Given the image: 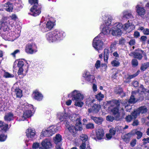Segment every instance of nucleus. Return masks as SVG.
Listing matches in <instances>:
<instances>
[{
    "label": "nucleus",
    "instance_id": "35",
    "mask_svg": "<svg viewBox=\"0 0 149 149\" xmlns=\"http://www.w3.org/2000/svg\"><path fill=\"white\" fill-rule=\"evenodd\" d=\"M127 104L126 102H121L120 103L121 104H122V106L125 107V109L126 111H130V110L132 108L131 106L130 105H126Z\"/></svg>",
    "mask_w": 149,
    "mask_h": 149
},
{
    "label": "nucleus",
    "instance_id": "51",
    "mask_svg": "<svg viewBox=\"0 0 149 149\" xmlns=\"http://www.w3.org/2000/svg\"><path fill=\"white\" fill-rule=\"evenodd\" d=\"M8 127V125L7 124H6L5 123L4 124V126L2 127L3 128L1 130V132H6V131L7 130Z\"/></svg>",
    "mask_w": 149,
    "mask_h": 149
},
{
    "label": "nucleus",
    "instance_id": "29",
    "mask_svg": "<svg viewBox=\"0 0 149 149\" xmlns=\"http://www.w3.org/2000/svg\"><path fill=\"white\" fill-rule=\"evenodd\" d=\"M132 134L131 133H128L123 136L122 138L123 140L126 143L129 142Z\"/></svg>",
    "mask_w": 149,
    "mask_h": 149
},
{
    "label": "nucleus",
    "instance_id": "11",
    "mask_svg": "<svg viewBox=\"0 0 149 149\" xmlns=\"http://www.w3.org/2000/svg\"><path fill=\"white\" fill-rule=\"evenodd\" d=\"M141 92L138 90V91L136 92L134 91H133L132 93V95L130 98L129 100V103L130 104H133L135 103L136 101V96L139 95V93Z\"/></svg>",
    "mask_w": 149,
    "mask_h": 149
},
{
    "label": "nucleus",
    "instance_id": "25",
    "mask_svg": "<svg viewBox=\"0 0 149 149\" xmlns=\"http://www.w3.org/2000/svg\"><path fill=\"white\" fill-rule=\"evenodd\" d=\"M69 118L72 121H76V123L78 120H79L81 121L80 118H79V115L78 114H72L70 115Z\"/></svg>",
    "mask_w": 149,
    "mask_h": 149
},
{
    "label": "nucleus",
    "instance_id": "19",
    "mask_svg": "<svg viewBox=\"0 0 149 149\" xmlns=\"http://www.w3.org/2000/svg\"><path fill=\"white\" fill-rule=\"evenodd\" d=\"M3 7V5H1ZM13 9V5L12 3L8 2L5 4V5L3 6V9H0L1 10H5L6 11L11 12L12 11Z\"/></svg>",
    "mask_w": 149,
    "mask_h": 149
},
{
    "label": "nucleus",
    "instance_id": "1",
    "mask_svg": "<svg viewBox=\"0 0 149 149\" xmlns=\"http://www.w3.org/2000/svg\"><path fill=\"white\" fill-rule=\"evenodd\" d=\"M65 35V34L63 32L55 30L47 33L46 34V38L49 42H53L59 40Z\"/></svg>",
    "mask_w": 149,
    "mask_h": 149
},
{
    "label": "nucleus",
    "instance_id": "12",
    "mask_svg": "<svg viewBox=\"0 0 149 149\" xmlns=\"http://www.w3.org/2000/svg\"><path fill=\"white\" fill-rule=\"evenodd\" d=\"M118 107H114L111 110V111L114 116L115 117V120H119L121 118L120 114L119 112Z\"/></svg>",
    "mask_w": 149,
    "mask_h": 149
},
{
    "label": "nucleus",
    "instance_id": "45",
    "mask_svg": "<svg viewBox=\"0 0 149 149\" xmlns=\"http://www.w3.org/2000/svg\"><path fill=\"white\" fill-rule=\"evenodd\" d=\"M7 137V136L4 134H0V141L3 142L5 141Z\"/></svg>",
    "mask_w": 149,
    "mask_h": 149
},
{
    "label": "nucleus",
    "instance_id": "62",
    "mask_svg": "<svg viewBox=\"0 0 149 149\" xmlns=\"http://www.w3.org/2000/svg\"><path fill=\"white\" fill-rule=\"evenodd\" d=\"M86 143L85 142H83L80 146V149H85L86 148Z\"/></svg>",
    "mask_w": 149,
    "mask_h": 149
},
{
    "label": "nucleus",
    "instance_id": "39",
    "mask_svg": "<svg viewBox=\"0 0 149 149\" xmlns=\"http://www.w3.org/2000/svg\"><path fill=\"white\" fill-rule=\"evenodd\" d=\"M88 136L85 134H82L80 136V139L83 141V142H85L87 141L88 140Z\"/></svg>",
    "mask_w": 149,
    "mask_h": 149
},
{
    "label": "nucleus",
    "instance_id": "7",
    "mask_svg": "<svg viewBox=\"0 0 149 149\" xmlns=\"http://www.w3.org/2000/svg\"><path fill=\"white\" fill-rule=\"evenodd\" d=\"M1 26L0 30L3 31H6L9 29V22L7 17L3 18L0 21Z\"/></svg>",
    "mask_w": 149,
    "mask_h": 149
},
{
    "label": "nucleus",
    "instance_id": "26",
    "mask_svg": "<svg viewBox=\"0 0 149 149\" xmlns=\"http://www.w3.org/2000/svg\"><path fill=\"white\" fill-rule=\"evenodd\" d=\"M134 111H137V115L141 113L143 114L147 112V109L146 107L145 106H142L140 107L138 109Z\"/></svg>",
    "mask_w": 149,
    "mask_h": 149
},
{
    "label": "nucleus",
    "instance_id": "55",
    "mask_svg": "<svg viewBox=\"0 0 149 149\" xmlns=\"http://www.w3.org/2000/svg\"><path fill=\"white\" fill-rule=\"evenodd\" d=\"M132 65L134 66H136L138 64L137 60L135 59H133L132 60Z\"/></svg>",
    "mask_w": 149,
    "mask_h": 149
},
{
    "label": "nucleus",
    "instance_id": "57",
    "mask_svg": "<svg viewBox=\"0 0 149 149\" xmlns=\"http://www.w3.org/2000/svg\"><path fill=\"white\" fill-rule=\"evenodd\" d=\"M136 139H133L130 143L131 146L132 147L134 146L136 144Z\"/></svg>",
    "mask_w": 149,
    "mask_h": 149
},
{
    "label": "nucleus",
    "instance_id": "6",
    "mask_svg": "<svg viewBox=\"0 0 149 149\" xmlns=\"http://www.w3.org/2000/svg\"><path fill=\"white\" fill-rule=\"evenodd\" d=\"M67 127V129L71 133H74L77 130L80 131L82 129V125L79 120H77L75 126L70 125L69 127L68 126Z\"/></svg>",
    "mask_w": 149,
    "mask_h": 149
},
{
    "label": "nucleus",
    "instance_id": "56",
    "mask_svg": "<svg viewBox=\"0 0 149 149\" xmlns=\"http://www.w3.org/2000/svg\"><path fill=\"white\" fill-rule=\"evenodd\" d=\"M86 127L87 129H92L94 128V125L93 123H89L86 125Z\"/></svg>",
    "mask_w": 149,
    "mask_h": 149
},
{
    "label": "nucleus",
    "instance_id": "50",
    "mask_svg": "<svg viewBox=\"0 0 149 149\" xmlns=\"http://www.w3.org/2000/svg\"><path fill=\"white\" fill-rule=\"evenodd\" d=\"M83 103L81 102H80L79 101H76V102H75L74 103V105L76 106L81 107L83 106Z\"/></svg>",
    "mask_w": 149,
    "mask_h": 149
},
{
    "label": "nucleus",
    "instance_id": "22",
    "mask_svg": "<svg viewBox=\"0 0 149 149\" xmlns=\"http://www.w3.org/2000/svg\"><path fill=\"white\" fill-rule=\"evenodd\" d=\"M122 17L123 19H132L134 18L131 13L128 11H124L123 12Z\"/></svg>",
    "mask_w": 149,
    "mask_h": 149
},
{
    "label": "nucleus",
    "instance_id": "17",
    "mask_svg": "<svg viewBox=\"0 0 149 149\" xmlns=\"http://www.w3.org/2000/svg\"><path fill=\"white\" fill-rule=\"evenodd\" d=\"M96 138L98 140H101L103 139L104 136V132L102 129H99L96 130Z\"/></svg>",
    "mask_w": 149,
    "mask_h": 149
},
{
    "label": "nucleus",
    "instance_id": "43",
    "mask_svg": "<svg viewBox=\"0 0 149 149\" xmlns=\"http://www.w3.org/2000/svg\"><path fill=\"white\" fill-rule=\"evenodd\" d=\"M3 76L6 78H13L14 76L13 74H10L8 72H5L3 74Z\"/></svg>",
    "mask_w": 149,
    "mask_h": 149
},
{
    "label": "nucleus",
    "instance_id": "16",
    "mask_svg": "<svg viewBox=\"0 0 149 149\" xmlns=\"http://www.w3.org/2000/svg\"><path fill=\"white\" fill-rule=\"evenodd\" d=\"M137 111H134L133 112L131 113L130 115L127 116L125 119L127 122H130L132 120L135 119L137 116Z\"/></svg>",
    "mask_w": 149,
    "mask_h": 149
},
{
    "label": "nucleus",
    "instance_id": "30",
    "mask_svg": "<svg viewBox=\"0 0 149 149\" xmlns=\"http://www.w3.org/2000/svg\"><path fill=\"white\" fill-rule=\"evenodd\" d=\"M5 120L7 121H10L13 120V114L11 113H9L6 114L4 117Z\"/></svg>",
    "mask_w": 149,
    "mask_h": 149
},
{
    "label": "nucleus",
    "instance_id": "48",
    "mask_svg": "<svg viewBox=\"0 0 149 149\" xmlns=\"http://www.w3.org/2000/svg\"><path fill=\"white\" fill-rule=\"evenodd\" d=\"M29 2L31 5H38V0H29Z\"/></svg>",
    "mask_w": 149,
    "mask_h": 149
},
{
    "label": "nucleus",
    "instance_id": "31",
    "mask_svg": "<svg viewBox=\"0 0 149 149\" xmlns=\"http://www.w3.org/2000/svg\"><path fill=\"white\" fill-rule=\"evenodd\" d=\"M108 103L110 104L111 107L116 106V107H118L120 105L119 101L116 100L108 101Z\"/></svg>",
    "mask_w": 149,
    "mask_h": 149
},
{
    "label": "nucleus",
    "instance_id": "9",
    "mask_svg": "<svg viewBox=\"0 0 149 149\" xmlns=\"http://www.w3.org/2000/svg\"><path fill=\"white\" fill-rule=\"evenodd\" d=\"M54 23L51 21H48L46 23H44L41 27V30L43 32H46L51 30L54 27Z\"/></svg>",
    "mask_w": 149,
    "mask_h": 149
},
{
    "label": "nucleus",
    "instance_id": "58",
    "mask_svg": "<svg viewBox=\"0 0 149 149\" xmlns=\"http://www.w3.org/2000/svg\"><path fill=\"white\" fill-rule=\"evenodd\" d=\"M19 68V69L17 72L18 74L19 75L22 74L23 72L24 68Z\"/></svg>",
    "mask_w": 149,
    "mask_h": 149
},
{
    "label": "nucleus",
    "instance_id": "49",
    "mask_svg": "<svg viewBox=\"0 0 149 149\" xmlns=\"http://www.w3.org/2000/svg\"><path fill=\"white\" fill-rule=\"evenodd\" d=\"M135 134L137 135L136 137L137 139H140L142 136L143 133L139 131H136L135 132Z\"/></svg>",
    "mask_w": 149,
    "mask_h": 149
},
{
    "label": "nucleus",
    "instance_id": "18",
    "mask_svg": "<svg viewBox=\"0 0 149 149\" xmlns=\"http://www.w3.org/2000/svg\"><path fill=\"white\" fill-rule=\"evenodd\" d=\"M32 112L31 110H25L24 111L23 116L20 119L21 120L24 121L26 118L31 117L32 115Z\"/></svg>",
    "mask_w": 149,
    "mask_h": 149
},
{
    "label": "nucleus",
    "instance_id": "46",
    "mask_svg": "<svg viewBox=\"0 0 149 149\" xmlns=\"http://www.w3.org/2000/svg\"><path fill=\"white\" fill-rule=\"evenodd\" d=\"M95 100H88L86 102V104L88 106H93L94 105L93 102Z\"/></svg>",
    "mask_w": 149,
    "mask_h": 149
},
{
    "label": "nucleus",
    "instance_id": "27",
    "mask_svg": "<svg viewBox=\"0 0 149 149\" xmlns=\"http://www.w3.org/2000/svg\"><path fill=\"white\" fill-rule=\"evenodd\" d=\"M54 140L55 143L56 144H60L62 140L61 136L59 134H57L54 138Z\"/></svg>",
    "mask_w": 149,
    "mask_h": 149
},
{
    "label": "nucleus",
    "instance_id": "40",
    "mask_svg": "<svg viewBox=\"0 0 149 149\" xmlns=\"http://www.w3.org/2000/svg\"><path fill=\"white\" fill-rule=\"evenodd\" d=\"M138 74V72L136 73L131 75H127L125 76V78L126 79H130L133 78H134L136 76H137Z\"/></svg>",
    "mask_w": 149,
    "mask_h": 149
},
{
    "label": "nucleus",
    "instance_id": "5",
    "mask_svg": "<svg viewBox=\"0 0 149 149\" xmlns=\"http://www.w3.org/2000/svg\"><path fill=\"white\" fill-rule=\"evenodd\" d=\"M37 48L35 44L33 43H28L25 47V51L28 54H32L37 52Z\"/></svg>",
    "mask_w": 149,
    "mask_h": 149
},
{
    "label": "nucleus",
    "instance_id": "37",
    "mask_svg": "<svg viewBox=\"0 0 149 149\" xmlns=\"http://www.w3.org/2000/svg\"><path fill=\"white\" fill-rule=\"evenodd\" d=\"M132 26V24L129 22V21H128L126 23L124 26L123 25V28L124 30H126L129 29H131V26Z\"/></svg>",
    "mask_w": 149,
    "mask_h": 149
},
{
    "label": "nucleus",
    "instance_id": "53",
    "mask_svg": "<svg viewBox=\"0 0 149 149\" xmlns=\"http://www.w3.org/2000/svg\"><path fill=\"white\" fill-rule=\"evenodd\" d=\"M17 66L18 68H24L25 65H24V62L22 61H18Z\"/></svg>",
    "mask_w": 149,
    "mask_h": 149
},
{
    "label": "nucleus",
    "instance_id": "24",
    "mask_svg": "<svg viewBox=\"0 0 149 149\" xmlns=\"http://www.w3.org/2000/svg\"><path fill=\"white\" fill-rule=\"evenodd\" d=\"M101 27V28L103 27L102 29V33H100L102 34L101 36L102 35V34H103L104 35H107L109 33L111 34V33L110 32V30H109V27L105 26H103V25H102Z\"/></svg>",
    "mask_w": 149,
    "mask_h": 149
},
{
    "label": "nucleus",
    "instance_id": "2",
    "mask_svg": "<svg viewBox=\"0 0 149 149\" xmlns=\"http://www.w3.org/2000/svg\"><path fill=\"white\" fill-rule=\"evenodd\" d=\"M101 33H100L93 40V46L96 50H98L102 48L103 42L102 40V38L101 37Z\"/></svg>",
    "mask_w": 149,
    "mask_h": 149
},
{
    "label": "nucleus",
    "instance_id": "4",
    "mask_svg": "<svg viewBox=\"0 0 149 149\" xmlns=\"http://www.w3.org/2000/svg\"><path fill=\"white\" fill-rule=\"evenodd\" d=\"M68 97H72L73 101H81L83 100L84 96L79 91L74 90L71 93L68 95Z\"/></svg>",
    "mask_w": 149,
    "mask_h": 149
},
{
    "label": "nucleus",
    "instance_id": "8",
    "mask_svg": "<svg viewBox=\"0 0 149 149\" xmlns=\"http://www.w3.org/2000/svg\"><path fill=\"white\" fill-rule=\"evenodd\" d=\"M41 7L38 4L33 6L30 9V14L34 16L38 15L41 13Z\"/></svg>",
    "mask_w": 149,
    "mask_h": 149
},
{
    "label": "nucleus",
    "instance_id": "23",
    "mask_svg": "<svg viewBox=\"0 0 149 149\" xmlns=\"http://www.w3.org/2000/svg\"><path fill=\"white\" fill-rule=\"evenodd\" d=\"M34 94L33 97L35 99L38 101H40L42 100L43 96L41 93L36 91L34 92Z\"/></svg>",
    "mask_w": 149,
    "mask_h": 149
},
{
    "label": "nucleus",
    "instance_id": "64",
    "mask_svg": "<svg viewBox=\"0 0 149 149\" xmlns=\"http://www.w3.org/2000/svg\"><path fill=\"white\" fill-rule=\"evenodd\" d=\"M143 34L146 35H148L149 34V29H145L143 31Z\"/></svg>",
    "mask_w": 149,
    "mask_h": 149
},
{
    "label": "nucleus",
    "instance_id": "52",
    "mask_svg": "<svg viewBox=\"0 0 149 149\" xmlns=\"http://www.w3.org/2000/svg\"><path fill=\"white\" fill-rule=\"evenodd\" d=\"M106 119L107 121L112 122L115 119V117H113L111 116H108L106 117Z\"/></svg>",
    "mask_w": 149,
    "mask_h": 149
},
{
    "label": "nucleus",
    "instance_id": "54",
    "mask_svg": "<svg viewBox=\"0 0 149 149\" xmlns=\"http://www.w3.org/2000/svg\"><path fill=\"white\" fill-rule=\"evenodd\" d=\"M20 53V51L19 49H17L15 50L13 52L11 53V55H12L13 57H15L16 54Z\"/></svg>",
    "mask_w": 149,
    "mask_h": 149
},
{
    "label": "nucleus",
    "instance_id": "59",
    "mask_svg": "<svg viewBox=\"0 0 149 149\" xmlns=\"http://www.w3.org/2000/svg\"><path fill=\"white\" fill-rule=\"evenodd\" d=\"M109 134H111L112 136L114 135L116 132V131L114 129L112 128L110 130Z\"/></svg>",
    "mask_w": 149,
    "mask_h": 149
},
{
    "label": "nucleus",
    "instance_id": "42",
    "mask_svg": "<svg viewBox=\"0 0 149 149\" xmlns=\"http://www.w3.org/2000/svg\"><path fill=\"white\" fill-rule=\"evenodd\" d=\"M55 127H56L55 126H52L48 128L49 129H50V132L51 133H53V134L55 133L57 131V130Z\"/></svg>",
    "mask_w": 149,
    "mask_h": 149
},
{
    "label": "nucleus",
    "instance_id": "10",
    "mask_svg": "<svg viewBox=\"0 0 149 149\" xmlns=\"http://www.w3.org/2000/svg\"><path fill=\"white\" fill-rule=\"evenodd\" d=\"M83 76L85 78L86 81L92 83L93 82L95 79L94 76L90 74L89 72L88 71L85 72L83 74Z\"/></svg>",
    "mask_w": 149,
    "mask_h": 149
},
{
    "label": "nucleus",
    "instance_id": "15",
    "mask_svg": "<svg viewBox=\"0 0 149 149\" xmlns=\"http://www.w3.org/2000/svg\"><path fill=\"white\" fill-rule=\"evenodd\" d=\"M142 55L143 56H146V53L144 51L139 49L138 50V52H136L134 54V56L135 58L140 60L142 58Z\"/></svg>",
    "mask_w": 149,
    "mask_h": 149
},
{
    "label": "nucleus",
    "instance_id": "28",
    "mask_svg": "<svg viewBox=\"0 0 149 149\" xmlns=\"http://www.w3.org/2000/svg\"><path fill=\"white\" fill-rule=\"evenodd\" d=\"M91 119L93 120L96 123L98 124H101L103 120L102 118L97 117L93 116H91Z\"/></svg>",
    "mask_w": 149,
    "mask_h": 149
},
{
    "label": "nucleus",
    "instance_id": "32",
    "mask_svg": "<svg viewBox=\"0 0 149 149\" xmlns=\"http://www.w3.org/2000/svg\"><path fill=\"white\" fill-rule=\"evenodd\" d=\"M50 129H47L44 131H42L41 132V135H42L44 136H52L53 135V133H51L50 132Z\"/></svg>",
    "mask_w": 149,
    "mask_h": 149
},
{
    "label": "nucleus",
    "instance_id": "61",
    "mask_svg": "<svg viewBox=\"0 0 149 149\" xmlns=\"http://www.w3.org/2000/svg\"><path fill=\"white\" fill-rule=\"evenodd\" d=\"M135 43V40L134 39H131L129 42V45L131 46H132L134 45Z\"/></svg>",
    "mask_w": 149,
    "mask_h": 149
},
{
    "label": "nucleus",
    "instance_id": "3",
    "mask_svg": "<svg viewBox=\"0 0 149 149\" xmlns=\"http://www.w3.org/2000/svg\"><path fill=\"white\" fill-rule=\"evenodd\" d=\"M123 24L120 23L115 24L110 30L111 34L113 36H120L122 32L121 29L123 28Z\"/></svg>",
    "mask_w": 149,
    "mask_h": 149
},
{
    "label": "nucleus",
    "instance_id": "41",
    "mask_svg": "<svg viewBox=\"0 0 149 149\" xmlns=\"http://www.w3.org/2000/svg\"><path fill=\"white\" fill-rule=\"evenodd\" d=\"M149 66V62H147L142 64L141 68V69L142 71H144Z\"/></svg>",
    "mask_w": 149,
    "mask_h": 149
},
{
    "label": "nucleus",
    "instance_id": "47",
    "mask_svg": "<svg viewBox=\"0 0 149 149\" xmlns=\"http://www.w3.org/2000/svg\"><path fill=\"white\" fill-rule=\"evenodd\" d=\"M111 63L112 65L114 67H118L120 64V63L118 61L115 60L111 61Z\"/></svg>",
    "mask_w": 149,
    "mask_h": 149
},
{
    "label": "nucleus",
    "instance_id": "20",
    "mask_svg": "<svg viewBox=\"0 0 149 149\" xmlns=\"http://www.w3.org/2000/svg\"><path fill=\"white\" fill-rule=\"evenodd\" d=\"M35 131L34 129L31 128H29L26 130V134L28 138H32L35 135Z\"/></svg>",
    "mask_w": 149,
    "mask_h": 149
},
{
    "label": "nucleus",
    "instance_id": "36",
    "mask_svg": "<svg viewBox=\"0 0 149 149\" xmlns=\"http://www.w3.org/2000/svg\"><path fill=\"white\" fill-rule=\"evenodd\" d=\"M15 92L17 97L21 98L22 97V91L19 88H16Z\"/></svg>",
    "mask_w": 149,
    "mask_h": 149
},
{
    "label": "nucleus",
    "instance_id": "44",
    "mask_svg": "<svg viewBox=\"0 0 149 149\" xmlns=\"http://www.w3.org/2000/svg\"><path fill=\"white\" fill-rule=\"evenodd\" d=\"M104 97V95L101 93H99L96 95V98L99 101L101 100Z\"/></svg>",
    "mask_w": 149,
    "mask_h": 149
},
{
    "label": "nucleus",
    "instance_id": "33",
    "mask_svg": "<svg viewBox=\"0 0 149 149\" xmlns=\"http://www.w3.org/2000/svg\"><path fill=\"white\" fill-rule=\"evenodd\" d=\"M112 20V17L111 16H108L107 17V20L105 21L104 22L105 23H104L103 26L108 27V26L111 24Z\"/></svg>",
    "mask_w": 149,
    "mask_h": 149
},
{
    "label": "nucleus",
    "instance_id": "14",
    "mask_svg": "<svg viewBox=\"0 0 149 149\" xmlns=\"http://www.w3.org/2000/svg\"><path fill=\"white\" fill-rule=\"evenodd\" d=\"M136 11L138 14L141 17L144 16L146 13V10L142 7L137 5L136 6Z\"/></svg>",
    "mask_w": 149,
    "mask_h": 149
},
{
    "label": "nucleus",
    "instance_id": "38",
    "mask_svg": "<svg viewBox=\"0 0 149 149\" xmlns=\"http://www.w3.org/2000/svg\"><path fill=\"white\" fill-rule=\"evenodd\" d=\"M109 50L108 49H104V58L105 62H107L109 57Z\"/></svg>",
    "mask_w": 149,
    "mask_h": 149
},
{
    "label": "nucleus",
    "instance_id": "63",
    "mask_svg": "<svg viewBox=\"0 0 149 149\" xmlns=\"http://www.w3.org/2000/svg\"><path fill=\"white\" fill-rule=\"evenodd\" d=\"M39 146V143H34L33 144L32 147L33 148L36 149L38 148Z\"/></svg>",
    "mask_w": 149,
    "mask_h": 149
},
{
    "label": "nucleus",
    "instance_id": "60",
    "mask_svg": "<svg viewBox=\"0 0 149 149\" xmlns=\"http://www.w3.org/2000/svg\"><path fill=\"white\" fill-rule=\"evenodd\" d=\"M100 65V61L99 60H97L96 61V63L95 64V67L96 69L99 68Z\"/></svg>",
    "mask_w": 149,
    "mask_h": 149
},
{
    "label": "nucleus",
    "instance_id": "13",
    "mask_svg": "<svg viewBox=\"0 0 149 149\" xmlns=\"http://www.w3.org/2000/svg\"><path fill=\"white\" fill-rule=\"evenodd\" d=\"M41 144L43 147L47 149L51 148L52 147V144L49 139H46L44 140L42 142Z\"/></svg>",
    "mask_w": 149,
    "mask_h": 149
},
{
    "label": "nucleus",
    "instance_id": "21",
    "mask_svg": "<svg viewBox=\"0 0 149 149\" xmlns=\"http://www.w3.org/2000/svg\"><path fill=\"white\" fill-rule=\"evenodd\" d=\"M100 106L98 104H94L91 109H89L88 112L90 113L92 112L94 113H97L100 109Z\"/></svg>",
    "mask_w": 149,
    "mask_h": 149
},
{
    "label": "nucleus",
    "instance_id": "34",
    "mask_svg": "<svg viewBox=\"0 0 149 149\" xmlns=\"http://www.w3.org/2000/svg\"><path fill=\"white\" fill-rule=\"evenodd\" d=\"M57 116L59 119L61 120H63V119L66 118L67 117L66 113H58L57 114Z\"/></svg>",
    "mask_w": 149,
    "mask_h": 149
}]
</instances>
